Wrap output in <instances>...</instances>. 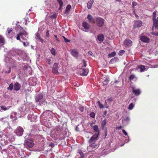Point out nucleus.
<instances>
[{
    "instance_id": "f257e3e1",
    "label": "nucleus",
    "mask_w": 158,
    "mask_h": 158,
    "mask_svg": "<svg viewBox=\"0 0 158 158\" xmlns=\"http://www.w3.org/2000/svg\"><path fill=\"white\" fill-rule=\"evenodd\" d=\"M12 137L11 135H9L8 133L3 134L2 132H0V138H2L1 140H4L5 143L8 142V141H13L14 140L13 138H11Z\"/></svg>"
},
{
    "instance_id": "f03ea898",
    "label": "nucleus",
    "mask_w": 158,
    "mask_h": 158,
    "mask_svg": "<svg viewBox=\"0 0 158 158\" xmlns=\"http://www.w3.org/2000/svg\"><path fill=\"white\" fill-rule=\"evenodd\" d=\"M30 110L29 105H23L19 110V114H20L21 116H23L27 113Z\"/></svg>"
},
{
    "instance_id": "7ed1b4c3",
    "label": "nucleus",
    "mask_w": 158,
    "mask_h": 158,
    "mask_svg": "<svg viewBox=\"0 0 158 158\" xmlns=\"http://www.w3.org/2000/svg\"><path fill=\"white\" fill-rule=\"evenodd\" d=\"M35 100L37 102H39V104L40 105H45L47 104L44 99H43V95L42 94H40L37 95L35 98Z\"/></svg>"
},
{
    "instance_id": "20e7f679",
    "label": "nucleus",
    "mask_w": 158,
    "mask_h": 158,
    "mask_svg": "<svg viewBox=\"0 0 158 158\" xmlns=\"http://www.w3.org/2000/svg\"><path fill=\"white\" fill-rule=\"evenodd\" d=\"M20 37L24 40H27V39L28 38L27 32L25 31H23L19 33L17 35V40H20Z\"/></svg>"
},
{
    "instance_id": "39448f33",
    "label": "nucleus",
    "mask_w": 158,
    "mask_h": 158,
    "mask_svg": "<svg viewBox=\"0 0 158 158\" xmlns=\"http://www.w3.org/2000/svg\"><path fill=\"white\" fill-rule=\"evenodd\" d=\"M24 131V130L22 127H18L15 131V133L18 136H22Z\"/></svg>"
},
{
    "instance_id": "423d86ee",
    "label": "nucleus",
    "mask_w": 158,
    "mask_h": 158,
    "mask_svg": "<svg viewBox=\"0 0 158 158\" xmlns=\"http://www.w3.org/2000/svg\"><path fill=\"white\" fill-rule=\"evenodd\" d=\"M96 23L98 27H102L104 24V20L102 18L98 17L96 19Z\"/></svg>"
},
{
    "instance_id": "0eeeda50",
    "label": "nucleus",
    "mask_w": 158,
    "mask_h": 158,
    "mask_svg": "<svg viewBox=\"0 0 158 158\" xmlns=\"http://www.w3.org/2000/svg\"><path fill=\"white\" fill-rule=\"evenodd\" d=\"M98 136V133H95L90 138L89 140V143H94L97 139V138Z\"/></svg>"
},
{
    "instance_id": "6e6552de",
    "label": "nucleus",
    "mask_w": 158,
    "mask_h": 158,
    "mask_svg": "<svg viewBox=\"0 0 158 158\" xmlns=\"http://www.w3.org/2000/svg\"><path fill=\"white\" fill-rule=\"evenodd\" d=\"M37 118V116L34 115L32 112H30V113L28 115V119L30 120L31 122L34 121Z\"/></svg>"
},
{
    "instance_id": "1a4fd4ad",
    "label": "nucleus",
    "mask_w": 158,
    "mask_h": 158,
    "mask_svg": "<svg viewBox=\"0 0 158 158\" xmlns=\"http://www.w3.org/2000/svg\"><path fill=\"white\" fill-rule=\"evenodd\" d=\"M59 65V64L58 63H55L53 64L52 70V72L53 74H56L58 73L57 68Z\"/></svg>"
},
{
    "instance_id": "9d476101",
    "label": "nucleus",
    "mask_w": 158,
    "mask_h": 158,
    "mask_svg": "<svg viewBox=\"0 0 158 158\" xmlns=\"http://www.w3.org/2000/svg\"><path fill=\"white\" fill-rule=\"evenodd\" d=\"M82 26L84 29L83 31L85 32H87V30H89L90 28V25L85 21L82 23Z\"/></svg>"
},
{
    "instance_id": "9b49d317",
    "label": "nucleus",
    "mask_w": 158,
    "mask_h": 158,
    "mask_svg": "<svg viewBox=\"0 0 158 158\" xmlns=\"http://www.w3.org/2000/svg\"><path fill=\"white\" fill-rule=\"evenodd\" d=\"M70 53L73 56L76 58H77L79 56V53L76 49H71Z\"/></svg>"
},
{
    "instance_id": "f8f14e48",
    "label": "nucleus",
    "mask_w": 158,
    "mask_h": 158,
    "mask_svg": "<svg viewBox=\"0 0 158 158\" xmlns=\"http://www.w3.org/2000/svg\"><path fill=\"white\" fill-rule=\"evenodd\" d=\"M132 42L129 39H126L124 42V44L126 47H129L132 46Z\"/></svg>"
},
{
    "instance_id": "ddd939ff",
    "label": "nucleus",
    "mask_w": 158,
    "mask_h": 158,
    "mask_svg": "<svg viewBox=\"0 0 158 158\" xmlns=\"http://www.w3.org/2000/svg\"><path fill=\"white\" fill-rule=\"evenodd\" d=\"M89 70L88 69H80V75L82 76H86L88 73Z\"/></svg>"
},
{
    "instance_id": "4468645a",
    "label": "nucleus",
    "mask_w": 158,
    "mask_h": 158,
    "mask_svg": "<svg viewBox=\"0 0 158 158\" xmlns=\"http://www.w3.org/2000/svg\"><path fill=\"white\" fill-rule=\"evenodd\" d=\"M142 24V22L140 20H137L134 21V26L135 27L138 28L140 27Z\"/></svg>"
},
{
    "instance_id": "2eb2a0df",
    "label": "nucleus",
    "mask_w": 158,
    "mask_h": 158,
    "mask_svg": "<svg viewBox=\"0 0 158 158\" xmlns=\"http://www.w3.org/2000/svg\"><path fill=\"white\" fill-rule=\"evenodd\" d=\"M98 144H96L94 143H89V146L87 147L89 151H90V148H98Z\"/></svg>"
},
{
    "instance_id": "dca6fc26",
    "label": "nucleus",
    "mask_w": 158,
    "mask_h": 158,
    "mask_svg": "<svg viewBox=\"0 0 158 158\" xmlns=\"http://www.w3.org/2000/svg\"><path fill=\"white\" fill-rule=\"evenodd\" d=\"M26 144L27 147L29 148L32 147L34 145V143L33 142V141L30 139H28L27 140L26 142Z\"/></svg>"
},
{
    "instance_id": "f3484780",
    "label": "nucleus",
    "mask_w": 158,
    "mask_h": 158,
    "mask_svg": "<svg viewBox=\"0 0 158 158\" xmlns=\"http://www.w3.org/2000/svg\"><path fill=\"white\" fill-rule=\"evenodd\" d=\"M21 59L23 60V61H26L28 60V57L25 53H22L21 56L20 57V58L19 57L18 58V60H20Z\"/></svg>"
},
{
    "instance_id": "a211bd4d",
    "label": "nucleus",
    "mask_w": 158,
    "mask_h": 158,
    "mask_svg": "<svg viewBox=\"0 0 158 158\" xmlns=\"http://www.w3.org/2000/svg\"><path fill=\"white\" fill-rule=\"evenodd\" d=\"M140 40L143 42L146 43H148L150 41V40L148 38L144 36H141Z\"/></svg>"
},
{
    "instance_id": "6ab92c4d",
    "label": "nucleus",
    "mask_w": 158,
    "mask_h": 158,
    "mask_svg": "<svg viewBox=\"0 0 158 158\" xmlns=\"http://www.w3.org/2000/svg\"><path fill=\"white\" fill-rule=\"evenodd\" d=\"M147 67L144 65H139L138 68V70L142 72L147 70L148 69Z\"/></svg>"
},
{
    "instance_id": "aec40b11",
    "label": "nucleus",
    "mask_w": 158,
    "mask_h": 158,
    "mask_svg": "<svg viewBox=\"0 0 158 158\" xmlns=\"http://www.w3.org/2000/svg\"><path fill=\"white\" fill-rule=\"evenodd\" d=\"M132 92L136 96L139 95L141 91L139 89H135L134 87H132Z\"/></svg>"
},
{
    "instance_id": "412c9836",
    "label": "nucleus",
    "mask_w": 158,
    "mask_h": 158,
    "mask_svg": "<svg viewBox=\"0 0 158 158\" xmlns=\"http://www.w3.org/2000/svg\"><path fill=\"white\" fill-rule=\"evenodd\" d=\"M20 85L18 82L15 83L14 85V90L16 91H18L20 88Z\"/></svg>"
},
{
    "instance_id": "4be33fe9",
    "label": "nucleus",
    "mask_w": 158,
    "mask_h": 158,
    "mask_svg": "<svg viewBox=\"0 0 158 158\" xmlns=\"http://www.w3.org/2000/svg\"><path fill=\"white\" fill-rule=\"evenodd\" d=\"M87 18L89 21V22L91 23H95V20L91 15H88Z\"/></svg>"
},
{
    "instance_id": "5701e85b",
    "label": "nucleus",
    "mask_w": 158,
    "mask_h": 158,
    "mask_svg": "<svg viewBox=\"0 0 158 158\" xmlns=\"http://www.w3.org/2000/svg\"><path fill=\"white\" fill-rule=\"evenodd\" d=\"M153 26L156 29H158V17L156 19H153Z\"/></svg>"
},
{
    "instance_id": "b1692460",
    "label": "nucleus",
    "mask_w": 158,
    "mask_h": 158,
    "mask_svg": "<svg viewBox=\"0 0 158 158\" xmlns=\"http://www.w3.org/2000/svg\"><path fill=\"white\" fill-rule=\"evenodd\" d=\"M130 120L129 117H127L123 119V123L125 125H127L129 123Z\"/></svg>"
},
{
    "instance_id": "393cba45",
    "label": "nucleus",
    "mask_w": 158,
    "mask_h": 158,
    "mask_svg": "<svg viewBox=\"0 0 158 158\" xmlns=\"http://www.w3.org/2000/svg\"><path fill=\"white\" fill-rule=\"evenodd\" d=\"M104 35L102 34H100L97 36V39L100 42H102L104 40Z\"/></svg>"
},
{
    "instance_id": "a878e982",
    "label": "nucleus",
    "mask_w": 158,
    "mask_h": 158,
    "mask_svg": "<svg viewBox=\"0 0 158 158\" xmlns=\"http://www.w3.org/2000/svg\"><path fill=\"white\" fill-rule=\"evenodd\" d=\"M35 38L37 40L39 41L41 43H43L44 42V40L41 38L40 35L38 33H36L35 34Z\"/></svg>"
},
{
    "instance_id": "bb28decb",
    "label": "nucleus",
    "mask_w": 158,
    "mask_h": 158,
    "mask_svg": "<svg viewBox=\"0 0 158 158\" xmlns=\"http://www.w3.org/2000/svg\"><path fill=\"white\" fill-rule=\"evenodd\" d=\"M119 59L117 57H114V58L112 59L110 61L109 63L111 64H114L116 62H118Z\"/></svg>"
},
{
    "instance_id": "cd10ccee",
    "label": "nucleus",
    "mask_w": 158,
    "mask_h": 158,
    "mask_svg": "<svg viewBox=\"0 0 158 158\" xmlns=\"http://www.w3.org/2000/svg\"><path fill=\"white\" fill-rule=\"evenodd\" d=\"M5 41L2 36L0 35V48L2 46L5 44Z\"/></svg>"
},
{
    "instance_id": "c85d7f7f",
    "label": "nucleus",
    "mask_w": 158,
    "mask_h": 158,
    "mask_svg": "<svg viewBox=\"0 0 158 158\" xmlns=\"http://www.w3.org/2000/svg\"><path fill=\"white\" fill-rule=\"evenodd\" d=\"M7 33H6V35H7V36L8 37L10 38H12V36L10 35V34L12 31V28L10 29V28H8L7 29Z\"/></svg>"
},
{
    "instance_id": "c756f323",
    "label": "nucleus",
    "mask_w": 158,
    "mask_h": 158,
    "mask_svg": "<svg viewBox=\"0 0 158 158\" xmlns=\"http://www.w3.org/2000/svg\"><path fill=\"white\" fill-rule=\"evenodd\" d=\"M11 107V106H8L6 107L5 105L2 106H0L1 111V110H3L4 111L7 110H9Z\"/></svg>"
},
{
    "instance_id": "7c9ffc66",
    "label": "nucleus",
    "mask_w": 158,
    "mask_h": 158,
    "mask_svg": "<svg viewBox=\"0 0 158 158\" xmlns=\"http://www.w3.org/2000/svg\"><path fill=\"white\" fill-rule=\"evenodd\" d=\"M94 2V0H90L88 2L87 4V6L89 9H90L91 8Z\"/></svg>"
},
{
    "instance_id": "2f4dec72",
    "label": "nucleus",
    "mask_w": 158,
    "mask_h": 158,
    "mask_svg": "<svg viewBox=\"0 0 158 158\" xmlns=\"http://www.w3.org/2000/svg\"><path fill=\"white\" fill-rule=\"evenodd\" d=\"M93 128L96 133H99V130L98 126L97 125L93 126Z\"/></svg>"
},
{
    "instance_id": "473e14b6",
    "label": "nucleus",
    "mask_w": 158,
    "mask_h": 158,
    "mask_svg": "<svg viewBox=\"0 0 158 158\" xmlns=\"http://www.w3.org/2000/svg\"><path fill=\"white\" fill-rule=\"evenodd\" d=\"M12 59H11L10 57H8V56L5 57L4 61L5 62L8 63L10 62H11Z\"/></svg>"
},
{
    "instance_id": "72a5a7b5",
    "label": "nucleus",
    "mask_w": 158,
    "mask_h": 158,
    "mask_svg": "<svg viewBox=\"0 0 158 158\" xmlns=\"http://www.w3.org/2000/svg\"><path fill=\"white\" fill-rule=\"evenodd\" d=\"M103 85H106L108 83L109 80H108L106 78H104L103 79V81H102Z\"/></svg>"
},
{
    "instance_id": "f704fd0d",
    "label": "nucleus",
    "mask_w": 158,
    "mask_h": 158,
    "mask_svg": "<svg viewBox=\"0 0 158 158\" xmlns=\"http://www.w3.org/2000/svg\"><path fill=\"white\" fill-rule=\"evenodd\" d=\"M4 71L6 73H10L11 72V68L10 67H6L4 69Z\"/></svg>"
},
{
    "instance_id": "c9c22d12",
    "label": "nucleus",
    "mask_w": 158,
    "mask_h": 158,
    "mask_svg": "<svg viewBox=\"0 0 158 158\" xmlns=\"http://www.w3.org/2000/svg\"><path fill=\"white\" fill-rule=\"evenodd\" d=\"M50 52L53 56L56 55V50L53 48H52L50 50Z\"/></svg>"
},
{
    "instance_id": "e433bc0d",
    "label": "nucleus",
    "mask_w": 158,
    "mask_h": 158,
    "mask_svg": "<svg viewBox=\"0 0 158 158\" xmlns=\"http://www.w3.org/2000/svg\"><path fill=\"white\" fill-rule=\"evenodd\" d=\"M135 106V104L132 103H131L130 104L129 106L128 109L129 110H131L133 109Z\"/></svg>"
},
{
    "instance_id": "4c0bfd02",
    "label": "nucleus",
    "mask_w": 158,
    "mask_h": 158,
    "mask_svg": "<svg viewBox=\"0 0 158 158\" xmlns=\"http://www.w3.org/2000/svg\"><path fill=\"white\" fill-rule=\"evenodd\" d=\"M116 54V52H111L108 55V56L109 57H114L115 56Z\"/></svg>"
},
{
    "instance_id": "58836bf2",
    "label": "nucleus",
    "mask_w": 158,
    "mask_h": 158,
    "mask_svg": "<svg viewBox=\"0 0 158 158\" xmlns=\"http://www.w3.org/2000/svg\"><path fill=\"white\" fill-rule=\"evenodd\" d=\"M71 8V6L69 4L66 7V10H65V12L67 13L70 10Z\"/></svg>"
},
{
    "instance_id": "ea45409f",
    "label": "nucleus",
    "mask_w": 158,
    "mask_h": 158,
    "mask_svg": "<svg viewBox=\"0 0 158 158\" xmlns=\"http://www.w3.org/2000/svg\"><path fill=\"white\" fill-rule=\"evenodd\" d=\"M57 2L60 5L59 9H60L63 6V2L62 0H57Z\"/></svg>"
},
{
    "instance_id": "a19ab883",
    "label": "nucleus",
    "mask_w": 158,
    "mask_h": 158,
    "mask_svg": "<svg viewBox=\"0 0 158 158\" xmlns=\"http://www.w3.org/2000/svg\"><path fill=\"white\" fill-rule=\"evenodd\" d=\"M13 88H14V85L12 83H11L9 85V87L7 88V89L9 90H10L12 91Z\"/></svg>"
},
{
    "instance_id": "79ce46f5",
    "label": "nucleus",
    "mask_w": 158,
    "mask_h": 158,
    "mask_svg": "<svg viewBox=\"0 0 158 158\" xmlns=\"http://www.w3.org/2000/svg\"><path fill=\"white\" fill-rule=\"evenodd\" d=\"M106 120L104 119L101 125L102 127H104L106 125Z\"/></svg>"
},
{
    "instance_id": "37998d69",
    "label": "nucleus",
    "mask_w": 158,
    "mask_h": 158,
    "mask_svg": "<svg viewBox=\"0 0 158 158\" xmlns=\"http://www.w3.org/2000/svg\"><path fill=\"white\" fill-rule=\"evenodd\" d=\"M97 103H98V106H99L100 108H102L104 107L103 105L101 104L100 103V102L99 101H98L97 102Z\"/></svg>"
},
{
    "instance_id": "c03bdc74",
    "label": "nucleus",
    "mask_w": 158,
    "mask_h": 158,
    "mask_svg": "<svg viewBox=\"0 0 158 158\" xmlns=\"http://www.w3.org/2000/svg\"><path fill=\"white\" fill-rule=\"evenodd\" d=\"M55 130L56 131H57V133H59V132L60 131L61 129L59 126H57L55 128Z\"/></svg>"
},
{
    "instance_id": "a18cd8bd",
    "label": "nucleus",
    "mask_w": 158,
    "mask_h": 158,
    "mask_svg": "<svg viewBox=\"0 0 158 158\" xmlns=\"http://www.w3.org/2000/svg\"><path fill=\"white\" fill-rule=\"evenodd\" d=\"M135 75L134 74H132L130 75V76L129 77V79L131 80H132L134 78H135Z\"/></svg>"
},
{
    "instance_id": "49530a36",
    "label": "nucleus",
    "mask_w": 158,
    "mask_h": 158,
    "mask_svg": "<svg viewBox=\"0 0 158 158\" xmlns=\"http://www.w3.org/2000/svg\"><path fill=\"white\" fill-rule=\"evenodd\" d=\"M62 37L64 38V41L66 43V42H69L70 41V40H68V39H67V38H65V36H63Z\"/></svg>"
},
{
    "instance_id": "de8ad7c7",
    "label": "nucleus",
    "mask_w": 158,
    "mask_h": 158,
    "mask_svg": "<svg viewBox=\"0 0 158 158\" xmlns=\"http://www.w3.org/2000/svg\"><path fill=\"white\" fill-rule=\"evenodd\" d=\"M124 51L123 50H120L118 53V55L119 56H122L124 53Z\"/></svg>"
},
{
    "instance_id": "09e8293b",
    "label": "nucleus",
    "mask_w": 158,
    "mask_h": 158,
    "mask_svg": "<svg viewBox=\"0 0 158 158\" xmlns=\"http://www.w3.org/2000/svg\"><path fill=\"white\" fill-rule=\"evenodd\" d=\"M156 14L155 11L153 12V19H156Z\"/></svg>"
},
{
    "instance_id": "8fccbe9b",
    "label": "nucleus",
    "mask_w": 158,
    "mask_h": 158,
    "mask_svg": "<svg viewBox=\"0 0 158 158\" xmlns=\"http://www.w3.org/2000/svg\"><path fill=\"white\" fill-rule=\"evenodd\" d=\"M84 107L83 106H81L79 108V110L81 112L84 111Z\"/></svg>"
},
{
    "instance_id": "3c124183",
    "label": "nucleus",
    "mask_w": 158,
    "mask_h": 158,
    "mask_svg": "<svg viewBox=\"0 0 158 158\" xmlns=\"http://www.w3.org/2000/svg\"><path fill=\"white\" fill-rule=\"evenodd\" d=\"M51 17L52 19H56V14H54L51 16Z\"/></svg>"
},
{
    "instance_id": "603ef678",
    "label": "nucleus",
    "mask_w": 158,
    "mask_h": 158,
    "mask_svg": "<svg viewBox=\"0 0 158 158\" xmlns=\"http://www.w3.org/2000/svg\"><path fill=\"white\" fill-rule=\"evenodd\" d=\"M82 63L83 64V66L84 67H86V62L85 60H82Z\"/></svg>"
},
{
    "instance_id": "864d4df0",
    "label": "nucleus",
    "mask_w": 158,
    "mask_h": 158,
    "mask_svg": "<svg viewBox=\"0 0 158 158\" xmlns=\"http://www.w3.org/2000/svg\"><path fill=\"white\" fill-rule=\"evenodd\" d=\"M90 115L91 117L94 118L95 117V114L94 112H92L90 113Z\"/></svg>"
},
{
    "instance_id": "5fc2aeb1",
    "label": "nucleus",
    "mask_w": 158,
    "mask_h": 158,
    "mask_svg": "<svg viewBox=\"0 0 158 158\" xmlns=\"http://www.w3.org/2000/svg\"><path fill=\"white\" fill-rule=\"evenodd\" d=\"M51 61V60L50 59H49V58L46 59V62L48 64H50Z\"/></svg>"
},
{
    "instance_id": "6e6d98bb",
    "label": "nucleus",
    "mask_w": 158,
    "mask_h": 158,
    "mask_svg": "<svg viewBox=\"0 0 158 158\" xmlns=\"http://www.w3.org/2000/svg\"><path fill=\"white\" fill-rule=\"evenodd\" d=\"M122 132L123 134H124V135L125 136H127V135H128L127 133V132L126 131L124 130V129L122 130Z\"/></svg>"
},
{
    "instance_id": "4d7b16f0",
    "label": "nucleus",
    "mask_w": 158,
    "mask_h": 158,
    "mask_svg": "<svg viewBox=\"0 0 158 158\" xmlns=\"http://www.w3.org/2000/svg\"><path fill=\"white\" fill-rule=\"evenodd\" d=\"M23 44L24 45V46L25 47H26L28 45V43L27 42L26 43L24 42H23Z\"/></svg>"
},
{
    "instance_id": "13d9d810",
    "label": "nucleus",
    "mask_w": 158,
    "mask_h": 158,
    "mask_svg": "<svg viewBox=\"0 0 158 158\" xmlns=\"http://www.w3.org/2000/svg\"><path fill=\"white\" fill-rule=\"evenodd\" d=\"M88 54L89 55L93 56V53L91 51H89L88 52Z\"/></svg>"
},
{
    "instance_id": "bf43d9fd",
    "label": "nucleus",
    "mask_w": 158,
    "mask_h": 158,
    "mask_svg": "<svg viewBox=\"0 0 158 158\" xmlns=\"http://www.w3.org/2000/svg\"><path fill=\"white\" fill-rule=\"evenodd\" d=\"M54 37H55V38H56V40L57 41H58V42H59L60 41V40L58 39L57 37V36L56 35H54Z\"/></svg>"
},
{
    "instance_id": "052dcab7",
    "label": "nucleus",
    "mask_w": 158,
    "mask_h": 158,
    "mask_svg": "<svg viewBox=\"0 0 158 158\" xmlns=\"http://www.w3.org/2000/svg\"><path fill=\"white\" fill-rule=\"evenodd\" d=\"M49 31H47L46 32V36L47 37H48L49 36Z\"/></svg>"
},
{
    "instance_id": "680f3d73",
    "label": "nucleus",
    "mask_w": 158,
    "mask_h": 158,
    "mask_svg": "<svg viewBox=\"0 0 158 158\" xmlns=\"http://www.w3.org/2000/svg\"><path fill=\"white\" fill-rule=\"evenodd\" d=\"M137 5V3L136 2H132V5L133 6H136Z\"/></svg>"
},
{
    "instance_id": "e2e57ef3",
    "label": "nucleus",
    "mask_w": 158,
    "mask_h": 158,
    "mask_svg": "<svg viewBox=\"0 0 158 158\" xmlns=\"http://www.w3.org/2000/svg\"><path fill=\"white\" fill-rule=\"evenodd\" d=\"M107 101H112V99L111 98H110L107 99Z\"/></svg>"
},
{
    "instance_id": "0e129e2a",
    "label": "nucleus",
    "mask_w": 158,
    "mask_h": 158,
    "mask_svg": "<svg viewBox=\"0 0 158 158\" xmlns=\"http://www.w3.org/2000/svg\"><path fill=\"white\" fill-rule=\"evenodd\" d=\"M154 68H157V67H158V64H157V65H154L153 66V67Z\"/></svg>"
},
{
    "instance_id": "69168bd1",
    "label": "nucleus",
    "mask_w": 158,
    "mask_h": 158,
    "mask_svg": "<svg viewBox=\"0 0 158 158\" xmlns=\"http://www.w3.org/2000/svg\"><path fill=\"white\" fill-rule=\"evenodd\" d=\"M122 128V127L121 126H120L117 127V128L118 129H121Z\"/></svg>"
},
{
    "instance_id": "338daca9",
    "label": "nucleus",
    "mask_w": 158,
    "mask_h": 158,
    "mask_svg": "<svg viewBox=\"0 0 158 158\" xmlns=\"http://www.w3.org/2000/svg\"><path fill=\"white\" fill-rule=\"evenodd\" d=\"M3 151H4V152H7V150L6 149H4L3 150Z\"/></svg>"
},
{
    "instance_id": "774afa93",
    "label": "nucleus",
    "mask_w": 158,
    "mask_h": 158,
    "mask_svg": "<svg viewBox=\"0 0 158 158\" xmlns=\"http://www.w3.org/2000/svg\"><path fill=\"white\" fill-rule=\"evenodd\" d=\"M89 125H90L92 127H93V124L92 123H89Z\"/></svg>"
}]
</instances>
